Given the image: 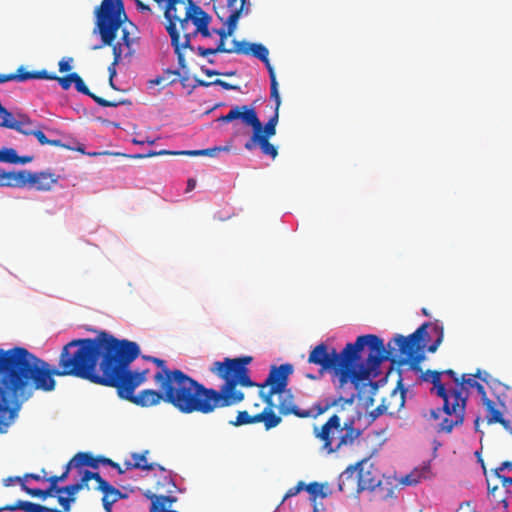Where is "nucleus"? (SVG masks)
Here are the masks:
<instances>
[{
	"label": "nucleus",
	"mask_w": 512,
	"mask_h": 512,
	"mask_svg": "<svg viewBox=\"0 0 512 512\" xmlns=\"http://www.w3.org/2000/svg\"><path fill=\"white\" fill-rule=\"evenodd\" d=\"M251 361L252 357L243 356L214 362L210 371L225 381L220 390L206 388L183 371L176 370L166 377L163 373L154 375L160 391L145 389L122 399L140 407H151L164 401L184 414H209L216 408L233 406L244 400V393L237 386L254 385L247 368Z\"/></svg>",
	"instance_id": "f257e3e1"
},
{
	"label": "nucleus",
	"mask_w": 512,
	"mask_h": 512,
	"mask_svg": "<svg viewBox=\"0 0 512 512\" xmlns=\"http://www.w3.org/2000/svg\"><path fill=\"white\" fill-rule=\"evenodd\" d=\"M139 354L136 342L100 331L95 338L74 339L63 346L59 356L61 377L73 376L116 388L123 398L147 381L149 369L136 372L129 368Z\"/></svg>",
	"instance_id": "f03ea898"
},
{
	"label": "nucleus",
	"mask_w": 512,
	"mask_h": 512,
	"mask_svg": "<svg viewBox=\"0 0 512 512\" xmlns=\"http://www.w3.org/2000/svg\"><path fill=\"white\" fill-rule=\"evenodd\" d=\"M139 354L136 342L100 331L95 338L74 339L63 346L59 356L61 377L73 376L116 388L123 398L147 381L149 369L136 372L129 368Z\"/></svg>",
	"instance_id": "7ed1b4c3"
},
{
	"label": "nucleus",
	"mask_w": 512,
	"mask_h": 512,
	"mask_svg": "<svg viewBox=\"0 0 512 512\" xmlns=\"http://www.w3.org/2000/svg\"><path fill=\"white\" fill-rule=\"evenodd\" d=\"M139 354L136 342L100 331L95 338L74 339L63 346L59 356L61 377L73 376L116 388L123 398L147 381L149 369L136 372L129 368Z\"/></svg>",
	"instance_id": "20e7f679"
},
{
	"label": "nucleus",
	"mask_w": 512,
	"mask_h": 512,
	"mask_svg": "<svg viewBox=\"0 0 512 512\" xmlns=\"http://www.w3.org/2000/svg\"><path fill=\"white\" fill-rule=\"evenodd\" d=\"M139 354L136 342L100 331L95 338L74 339L63 346L59 356L61 377L73 376L116 388L123 398L147 381L149 369L136 372L129 368Z\"/></svg>",
	"instance_id": "39448f33"
},
{
	"label": "nucleus",
	"mask_w": 512,
	"mask_h": 512,
	"mask_svg": "<svg viewBox=\"0 0 512 512\" xmlns=\"http://www.w3.org/2000/svg\"><path fill=\"white\" fill-rule=\"evenodd\" d=\"M391 350L385 348L380 337L367 334L358 336L354 343H347L341 352L322 342L310 351L308 363L320 366L321 371H330L338 390L351 384L355 391L361 381L378 375L383 362L395 361Z\"/></svg>",
	"instance_id": "423d86ee"
},
{
	"label": "nucleus",
	"mask_w": 512,
	"mask_h": 512,
	"mask_svg": "<svg viewBox=\"0 0 512 512\" xmlns=\"http://www.w3.org/2000/svg\"><path fill=\"white\" fill-rule=\"evenodd\" d=\"M344 400L338 403L336 412L321 426H314L313 434L321 442V451L333 454L343 448L352 447L362 434L357 428L359 420L353 407L356 393L352 391L349 396H341Z\"/></svg>",
	"instance_id": "0eeeda50"
},
{
	"label": "nucleus",
	"mask_w": 512,
	"mask_h": 512,
	"mask_svg": "<svg viewBox=\"0 0 512 512\" xmlns=\"http://www.w3.org/2000/svg\"><path fill=\"white\" fill-rule=\"evenodd\" d=\"M185 13L181 17L176 13V18L170 19L166 30L171 38V45L177 55L179 67L186 68V59L183 49L194 51L191 45L192 38L201 35L203 38H210L213 29H209L212 17L205 12L194 0H188L184 5Z\"/></svg>",
	"instance_id": "6e6552de"
},
{
	"label": "nucleus",
	"mask_w": 512,
	"mask_h": 512,
	"mask_svg": "<svg viewBox=\"0 0 512 512\" xmlns=\"http://www.w3.org/2000/svg\"><path fill=\"white\" fill-rule=\"evenodd\" d=\"M95 25V32L100 35L102 44L93 49L111 46L117 37L118 30L121 29L120 43L130 50L133 39L130 37L128 26L133 29L135 26L128 20L123 0H102L95 9Z\"/></svg>",
	"instance_id": "1a4fd4ad"
},
{
	"label": "nucleus",
	"mask_w": 512,
	"mask_h": 512,
	"mask_svg": "<svg viewBox=\"0 0 512 512\" xmlns=\"http://www.w3.org/2000/svg\"><path fill=\"white\" fill-rule=\"evenodd\" d=\"M250 6L249 0H227V7L231 10V13L224 22L226 27L213 29L214 34L219 36L216 46L209 48L198 46L196 48L198 55L206 57L218 53H235V51H232L234 44L232 43L231 47H226L225 42L236 31L239 18L250 13Z\"/></svg>",
	"instance_id": "9d476101"
},
{
	"label": "nucleus",
	"mask_w": 512,
	"mask_h": 512,
	"mask_svg": "<svg viewBox=\"0 0 512 512\" xmlns=\"http://www.w3.org/2000/svg\"><path fill=\"white\" fill-rule=\"evenodd\" d=\"M237 119H240L245 126L252 127V138L269 139L276 134L279 113L274 111L273 116L263 126L253 107L247 105L235 106L226 115L220 116L218 121L228 123Z\"/></svg>",
	"instance_id": "9b49d317"
},
{
	"label": "nucleus",
	"mask_w": 512,
	"mask_h": 512,
	"mask_svg": "<svg viewBox=\"0 0 512 512\" xmlns=\"http://www.w3.org/2000/svg\"><path fill=\"white\" fill-rule=\"evenodd\" d=\"M0 184L13 188H34L37 191H49L58 182L59 176L54 173L41 171L32 172L29 170L11 171L1 176Z\"/></svg>",
	"instance_id": "f8f14e48"
},
{
	"label": "nucleus",
	"mask_w": 512,
	"mask_h": 512,
	"mask_svg": "<svg viewBox=\"0 0 512 512\" xmlns=\"http://www.w3.org/2000/svg\"><path fill=\"white\" fill-rule=\"evenodd\" d=\"M441 376L442 372L437 370H426L421 376L423 381L432 383L431 393L436 394L443 400L442 408L430 410V417L435 420L439 419L440 411H443L446 417H449L451 412L456 414L455 412L462 411L459 408V400H461L459 392L450 391L451 388L446 387V384L441 380Z\"/></svg>",
	"instance_id": "ddd939ff"
},
{
	"label": "nucleus",
	"mask_w": 512,
	"mask_h": 512,
	"mask_svg": "<svg viewBox=\"0 0 512 512\" xmlns=\"http://www.w3.org/2000/svg\"><path fill=\"white\" fill-rule=\"evenodd\" d=\"M475 378H480L483 381H486V378L481 377V372L478 370L475 374H463L458 379V383H456L454 388H451L450 391L459 392L461 400H459L460 410L461 412H452L449 413V417H445L440 423L438 427V432L450 433L454 427L460 426L464 422L465 418V410L466 404L468 400V387L473 388L477 381Z\"/></svg>",
	"instance_id": "4468645a"
},
{
	"label": "nucleus",
	"mask_w": 512,
	"mask_h": 512,
	"mask_svg": "<svg viewBox=\"0 0 512 512\" xmlns=\"http://www.w3.org/2000/svg\"><path fill=\"white\" fill-rule=\"evenodd\" d=\"M428 325V323H424L409 336L396 335L393 339L398 348L399 356L403 357L405 362H410L413 367L418 365L424 358L420 351L425 347V341L428 337L426 331Z\"/></svg>",
	"instance_id": "2eb2a0df"
},
{
	"label": "nucleus",
	"mask_w": 512,
	"mask_h": 512,
	"mask_svg": "<svg viewBox=\"0 0 512 512\" xmlns=\"http://www.w3.org/2000/svg\"><path fill=\"white\" fill-rule=\"evenodd\" d=\"M279 404V416L295 415L299 418H316L319 415L325 413L333 406H338V403L344 400L342 397L335 399H326L324 404L316 403L311 409H301L294 403V396L290 390H283L278 393Z\"/></svg>",
	"instance_id": "dca6fc26"
},
{
	"label": "nucleus",
	"mask_w": 512,
	"mask_h": 512,
	"mask_svg": "<svg viewBox=\"0 0 512 512\" xmlns=\"http://www.w3.org/2000/svg\"><path fill=\"white\" fill-rule=\"evenodd\" d=\"M282 421L279 415H273L268 410H262L260 413L250 415L246 410L239 411L235 420L229 421V424L235 427L263 423L266 430L277 427Z\"/></svg>",
	"instance_id": "f3484780"
},
{
	"label": "nucleus",
	"mask_w": 512,
	"mask_h": 512,
	"mask_svg": "<svg viewBox=\"0 0 512 512\" xmlns=\"http://www.w3.org/2000/svg\"><path fill=\"white\" fill-rule=\"evenodd\" d=\"M292 373L293 366L289 363L281 364L280 366L273 365L265 382L262 384H257L252 381L254 385L251 387L258 386L262 389L270 387L274 389V391L283 392V390H285L288 385V379Z\"/></svg>",
	"instance_id": "a211bd4d"
},
{
	"label": "nucleus",
	"mask_w": 512,
	"mask_h": 512,
	"mask_svg": "<svg viewBox=\"0 0 512 512\" xmlns=\"http://www.w3.org/2000/svg\"><path fill=\"white\" fill-rule=\"evenodd\" d=\"M405 395L406 390L399 385L388 397L382 399L381 404L371 412V416L377 418L382 414H397L405 405Z\"/></svg>",
	"instance_id": "6ab92c4d"
},
{
	"label": "nucleus",
	"mask_w": 512,
	"mask_h": 512,
	"mask_svg": "<svg viewBox=\"0 0 512 512\" xmlns=\"http://www.w3.org/2000/svg\"><path fill=\"white\" fill-rule=\"evenodd\" d=\"M354 466L357 467V474L361 485L360 490H374L380 486L382 474L369 459H364Z\"/></svg>",
	"instance_id": "aec40b11"
},
{
	"label": "nucleus",
	"mask_w": 512,
	"mask_h": 512,
	"mask_svg": "<svg viewBox=\"0 0 512 512\" xmlns=\"http://www.w3.org/2000/svg\"><path fill=\"white\" fill-rule=\"evenodd\" d=\"M360 482L357 474V467L349 466L339 476L338 488L341 492L352 494H359L363 492L360 490Z\"/></svg>",
	"instance_id": "412c9836"
},
{
	"label": "nucleus",
	"mask_w": 512,
	"mask_h": 512,
	"mask_svg": "<svg viewBox=\"0 0 512 512\" xmlns=\"http://www.w3.org/2000/svg\"><path fill=\"white\" fill-rule=\"evenodd\" d=\"M73 83L75 85V89L78 92L91 97L98 105H100L102 107H117L120 105L131 104V101L128 99H123V100H119V101H110V100H106L100 96H97L96 94L92 93L89 90L87 85L84 83L83 79L76 72H75V78H74Z\"/></svg>",
	"instance_id": "4be33fe9"
},
{
	"label": "nucleus",
	"mask_w": 512,
	"mask_h": 512,
	"mask_svg": "<svg viewBox=\"0 0 512 512\" xmlns=\"http://www.w3.org/2000/svg\"><path fill=\"white\" fill-rule=\"evenodd\" d=\"M232 43L234 44V49L232 51H235L236 54H252L254 57L258 58L261 61H265L266 58L269 56V51L263 44H250L246 41L237 40H233Z\"/></svg>",
	"instance_id": "5701e85b"
},
{
	"label": "nucleus",
	"mask_w": 512,
	"mask_h": 512,
	"mask_svg": "<svg viewBox=\"0 0 512 512\" xmlns=\"http://www.w3.org/2000/svg\"><path fill=\"white\" fill-rule=\"evenodd\" d=\"M0 118L2 119L0 126L16 130L17 132L27 136L31 135L35 129L34 124L28 125L23 122H15L13 114L6 108H3V111H0Z\"/></svg>",
	"instance_id": "b1692460"
},
{
	"label": "nucleus",
	"mask_w": 512,
	"mask_h": 512,
	"mask_svg": "<svg viewBox=\"0 0 512 512\" xmlns=\"http://www.w3.org/2000/svg\"><path fill=\"white\" fill-rule=\"evenodd\" d=\"M149 454V450H145L142 453H132L131 457L133 459V462L131 461H125L124 467L125 470H132V469H140V470H146L151 471L155 468H158L161 471H164V467H162L159 464L156 463H148L147 462V455Z\"/></svg>",
	"instance_id": "393cba45"
},
{
	"label": "nucleus",
	"mask_w": 512,
	"mask_h": 512,
	"mask_svg": "<svg viewBox=\"0 0 512 512\" xmlns=\"http://www.w3.org/2000/svg\"><path fill=\"white\" fill-rule=\"evenodd\" d=\"M485 408H486V420L487 424H500L502 427L508 431L509 433H512V426L510 421L506 420L503 417L502 412L495 407V403L490 399H485Z\"/></svg>",
	"instance_id": "a878e982"
},
{
	"label": "nucleus",
	"mask_w": 512,
	"mask_h": 512,
	"mask_svg": "<svg viewBox=\"0 0 512 512\" xmlns=\"http://www.w3.org/2000/svg\"><path fill=\"white\" fill-rule=\"evenodd\" d=\"M33 160V156H18L17 152L13 148H2L0 149V162L10 163V164H27ZM10 172H5L0 170V176L4 174H9ZM2 181V177H0V182ZM0 187H6V184H0Z\"/></svg>",
	"instance_id": "bb28decb"
},
{
	"label": "nucleus",
	"mask_w": 512,
	"mask_h": 512,
	"mask_svg": "<svg viewBox=\"0 0 512 512\" xmlns=\"http://www.w3.org/2000/svg\"><path fill=\"white\" fill-rule=\"evenodd\" d=\"M204 149L201 150H181V151H170V150H160V151H149L146 154H135V155H126L122 154V156L135 158V159H143V158H150L154 156H161V155H185V156H204ZM114 155H121V153H114Z\"/></svg>",
	"instance_id": "cd10ccee"
},
{
	"label": "nucleus",
	"mask_w": 512,
	"mask_h": 512,
	"mask_svg": "<svg viewBox=\"0 0 512 512\" xmlns=\"http://www.w3.org/2000/svg\"><path fill=\"white\" fill-rule=\"evenodd\" d=\"M244 147L248 151H252L256 147H260L261 152L264 155L270 156L272 159H275L278 155L277 148L269 142V139L265 138L250 137L249 140L245 143Z\"/></svg>",
	"instance_id": "c85d7f7f"
},
{
	"label": "nucleus",
	"mask_w": 512,
	"mask_h": 512,
	"mask_svg": "<svg viewBox=\"0 0 512 512\" xmlns=\"http://www.w3.org/2000/svg\"><path fill=\"white\" fill-rule=\"evenodd\" d=\"M101 459L102 456L95 457L89 452H78L70 460V465H72L73 468L77 469H80L84 466L97 469L99 467V464H101Z\"/></svg>",
	"instance_id": "c756f323"
},
{
	"label": "nucleus",
	"mask_w": 512,
	"mask_h": 512,
	"mask_svg": "<svg viewBox=\"0 0 512 512\" xmlns=\"http://www.w3.org/2000/svg\"><path fill=\"white\" fill-rule=\"evenodd\" d=\"M304 490L309 493L312 503H315L318 497L326 498L331 494L328 483L311 482L308 485L305 484Z\"/></svg>",
	"instance_id": "7c9ffc66"
},
{
	"label": "nucleus",
	"mask_w": 512,
	"mask_h": 512,
	"mask_svg": "<svg viewBox=\"0 0 512 512\" xmlns=\"http://www.w3.org/2000/svg\"><path fill=\"white\" fill-rule=\"evenodd\" d=\"M179 75L180 72L178 70L167 69L163 72L162 75H159L156 78L149 80L148 84L150 87L160 85L164 88L177 82V78Z\"/></svg>",
	"instance_id": "2f4dec72"
},
{
	"label": "nucleus",
	"mask_w": 512,
	"mask_h": 512,
	"mask_svg": "<svg viewBox=\"0 0 512 512\" xmlns=\"http://www.w3.org/2000/svg\"><path fill=\"white\" fill-rule=\"evenodd\" d=\"M164 8V17L167 21L176 18L177 5H185L188 0H153Z\"/></svg>",
	"instance_id": "473e14b6"
},
{
	"label": "nucleus",
	"mask_w": 512,
	"mask_h": 512,
	"mask_svg": "<svg viewBox=\"0 0 512 512\" xmlns=\"http://www.w3.org/2000/svg\"><path fill=\"white\" fill-rule=\"evenodd\" d=\"M14 507H17L18 510H23V511H27V512H63L56 508H48V507L40 505V504L32 503L29 501H23V500H18L15 503Z\"/></svg>",
	"instance_id": "72a5a7b5"
},
{
	"label": "nucleus",
	"mask_w": 512,
	"mask_h": 512,
	"mask_svg": "<svg viewBox=\"0 0 512 512\" xmlns=\"http://www.w3.org/2000/svg\"><path fill=\"white\" fill-rule=\"evenodd\" d=\"M175 501L173 496L160 495L157 501L151 503L150 512H170L169 509Z\"/></svg>",
	"instance_id": "f704fd0d"
},
{
	"label": "nucleus",
	"mask_w": 512,
	"mask_h": 512,
	"mask_svg": "<svg viewBox=\"0 0 512 512\" xmlns=\"http://www.w3.org/2000/svg\"><path fill=\"white\" fill-rule=\"evenodd\" d=\"M20 67H21L22 82L27 81L29 79H46V80L56 79V74H51V73L47 72L46 70L29 72V71H26V69L23 66H20Z\"/></svg>",
	"instance_id": "c9c22d12"
},
{
	"label": "nucleus",
	"mask_w": 512,
	"mask_h": 512,
	"mask_svg": "<svg viewBox=\"0 0 512 512\" xmlns=\"http://www.w3.org/2000/svg\"><path fill=\"white\" fill-rule=\"evenodd\" d=\"M21 489L32 497H41L43 499L47 498L48 496H53L54 493H56V489L51 484L49 488L42 490L39 488H30L25 483H21Z\"/></svg>",
	"instance_id": "e433bc0d"
},
{
	"label": "nucleus",
	"mask_w": 512,
	"mask_h": 512,
	"mask_svg": "<svg viewBox=\"0 0 512 512\" xmlns=\"http://www.w3.org/2000/svg\"><path fill=\"white\" fill-rule=\"evenodd\" d=\"M278 391H274V389L270 388L268 389L267 392L264 391V389L260 388V391H259V396L261 397V399L265 402L266 406L263 410H268L269 412H271L273 415H277L274 411V408H275V404L273 402V396L274 395H278Z\"/></svg>",
	"instance_id": "4c0bfd02"
},
{
	"label": "nucleus",
	"mask_w": 512,
	"mask_h": 512,
	"mask_svg": "<svg viewBox=\"0 0 512 512\" xmlns=\"http://www.w3.org/2000/svg\"><path fill=\"white\" fill-rule=\"evenodd\" d=\"M95 480L98 484L97 490L102 491L103 484L108 485V482L104 480L99 473L97 472H91L89 470H85L82 474L81 481L84 484L85 487H88V482L90 480Z\"/></svg>",
	"instance_id": "58836bf2"
},
{
	"label": "nucleus",
	"mask_w": 512,
	"mask_h": 512,
	"mask_svg": "<svg viewBox=\"0 0 512 512\" xmlns=\"http://www.w3.org/2000/svg\"><path fill=\"white\" fill-rule=\"evenodd\" d=\"M84 487H85L84 484L80 480V482H78V483L70 484L65 487H61V488L57 489L56 494L66 493L67 497H75L76 494L80 490H82Z\"/></svg>",
	"instance_id": "ea45409f"
},
{
	"label": "nucleus",
	"mask_w": 512,
	"mask_h": 512,
	"mask_svg": "<svg viewBox=\"0 0 512 512\" xmlns=\"http://www.w3.org/2000/svg\"><path fill=\"white\" fill-rule=\"evenodd\" d=\"M428 472L427 468H424L422 471L414 470L410 474L406 475L402 479V483L405 485H415L420 482L421 478L424 477L423 474Z\"/></svg>",
	"instance_id": "a19ab883"
},
{
	"label": "nucleus",
	"mask_w": 512,
	"mask_h": 512,
	"mask_svg": "<svg viewBox=\"0 0 512 512\" xmlns=\"http://www.w3.org/2000/svg\"><path fill=\"white\" fill-rule=\"evenodd\" d=\"M112 50H113L114 59H113L112 65L109 67L111 82H112V77L116 74V71L113 67L115 65H117L121 61V58H122V44L118 42L117 44L113 45Z\"/></svg>",
	"instance_id": "79ce46f5"
},
{
	"label": "nucleus",
	"mask_w": 512,
	"mask_h": 512,
	"mask_svg": "<svg viewBox=\"0 0 512 512\" xmlns=\"http://www.w3.org/2000/svg\"><path fill=\"white\" fill-rule=\"evenodd\" d=\"M101 492L103 493L102 500H108L113 504L119 500L117 497V488L112 486L110 483H108V485L103 484Z\"/></svg>",
	"instance_id": "37998d69"
},
{
	"label": "nucleus",
	"mask_w": 512,
	"mask_h": 512,
	"mask_svg": "<svg viewBox=\"0 0 512 512\" xmlns=\"http://www.w3.org/2000/svg\"><path fill=\"white\" fill-rule=\"evenodd\" d=\"M433 331L437 337H436L435 341L427 348L428 352H431V353H434L437 350L438 346L441 344V342L443 341V338H444L442 326L435 324L433 326Z\"/></svg>",
	"instance_id": "c03bdc74"
},
{
	"label": "nucleus",
	"mask_w": 512,
	"mask_h": 512,
	"mask_svg": "<svg viewBox=\"0 0 512 512\" xmlns=\"http://www.w3.org/2000/svg\"><path fill=\"white\" fill-rule=\"evenodd\" d=\"M72 468V465H70V461L66 464L65 466V470L63 471V473L61 475H54V476H51L47 479V481L52 485L54 486V488L57 490L59 489L60 487L57 486L58 482H63L67 479L68 475H69V472Z\"/></svg>",
	"instance_id": "a18cd8bd"
},
{
	"label": "nucleus",
	"mask_w": 512,
	"mask_h": 512,
	"mask_svg": "<svg viewBox=\"0 0 512 512\" xmlns=\"http://www.w3.org/2000/svg\"><path fill=\"white\" fill-rule=\"evenodd\" d=\"M143 359L147 361H151L155 363L160 369L157 371V373H163L165 376L169 374V372H175L177 369L171 370L166 366V361L157 357L153 356H143Z\"/></svg>",
	"instance_id": "49530a36"
},
{
	"label": "nucleus",
	"mask_w": 512,
	"mask_h": 512,
	"mask_svg": "<svg viewBox=\"0 0 512 512\" xmlns=\"http://www.w3.org/2000/svg\"><path fill=\"white\" fill-rule=\"evenodd\" d=\"M8 81H18L22 82L21 78V67L17 69L15 73L10 74H0V83L8 82ZM3 106L0 103V111H3Z\"/></svg>",
	"instance_id": "de8ad7c7"
},
{
	"label": "nucleus",
	"mask_w": 512,
	"mask_h": 512,
	"mask_svg": "<svg viewBox=\"0 0 512 512\" xmlns=\"http://www.w3.org/2000/svg\"><path fill=\"white\" fill-rule=\"evenodd\" d=\"M270 95L271 98L275 100V107L274 111H277L279 113V107L281 105V99L278 91V82L272 81L270 82Z\"/></svg>",
	"instance_id": "09e8293b"
},
{
	"label": "nucleus",
	"mask_w": 512,
	"mask_h": 512,
	"mask_svg": "<svg viewBox=\"0 0 512 512\" xmlns=\"http://www.w3.org/2000/svg\"><path fill=\"white\" fill-rule=\"evenodd\" d=\"M74 78H75V72L70 73L63 77H59L56 75V79H54V80L60 84V86L63 90H68L71 87V84L73 83Z\"/></svg>",
	"instance_id": "8fccbe9b"
},
{
	"label": "nucleus",
	"mask_w": 512,
	"mask_h": 512,
	"mask_svg": "<svg viewBox=\"0 0 512 512\" xmlns=\"http://www.w3.org/2000/svg\"><path fill=\"white\" fill-rule=\"evenodd\" d=\"M76 500V497H65L60 494H58V502L63 508V512H68L71 508V504L74 503Z\"/></svg>",
	"instance_id": "3c124183"
},
{
	"label": "nucleus",
	"mask_w": 512,
	"mask_h": 512,
	"mask_svg": "<svg viewBox=\"0 0 512 512\" xmlns=\"http://www.w3.org/2000/svg\"><path fill=\"white\" fill-rule=\"evenodd\" d=\"M305 483L303 481H299L294 487H291L288 489L284 496V500L293 496H296L298 493H300L302 490H304Z\"/></svg>",
	"instance_id": "603ef678"
},
{
	"label": "nucleus",
	"mask_w": 512,
	"mask_h": 512,
	"mask_svg": "<svg viewBox=\"0 0 512 512\" xmlns=\"http://www.w3.org/2000/svg\"><path fill=\"white\" fill-rule=\"evenodd\" d=\"M72 62H73V58H71V57L62 58L58 63L59 71L61 73L70 71L72 69V65H71Z\"/></svg>",
	"instance_id": "864d4df0"
},
{
	"label": "nucleus",
	"mask_w": 512,
	"mask_h": 512,
	"mask_svg": "<svg viewBox=\"0 0 512 512\" xmlns=\"http://www.w3.org/2000/svg\"><path fill=\"white\" fill-rule=\"evenodd\" d=\"M101 464L111 466L112 468L116 469L119 474H123L126 471L125 468L123 469L118 463L104 456H102Z\"/></svg>",
	"instance_id": "5fc2aeb1"
},
{
	"label": "nucleus",
	"mask_w": 512,
	"mask_h": 512,
	"mask_svg": "<svg viewBox=\"0 0 512 512\" xmlns=\"http://www.w3.org/2000/svg\"><path fill=\"white\" fill-rule=\"evenodd\" d=\"M212 85L220 86V87H222L225 90H239V86L230 84V83H228L226 81H223L221 79H216V80L212 81Z\"/></svg>",
	"instance_id": "6e6d98bb"
},
{
	"label": "nucleus",
	"mask_w": 512,
	"mask_h": 512,
	"mask_svg": "<svg viewBox=\"0 0 512 512\" xmlns=\"http://www.w3.org/2000/svg\"><path fill=\"white\" fill-rule=\"evenodd\" d=\"M31 135L35 136L41 145H48L49 139L45 136V134L40 129H37V128L34 129V131Z\"/></svg>",
	"instance_id": "4d7b16f0"
},
{
	"label": "nucleus",
	"mask_w": 512,
	"mask_h": 512,
	"mask_svg": "<svg viewBox=\"0 0 512 512\" xmlns=\"http://www.w3.org/2000/svg\"><path fill=\"white\" fill-rule=\"evenodd\" d=\"M262 62L265 64V66H266V68H267V70H268L269 78H270V82H272V81H277V80H276V74H275L274 68H273V66H272V65H271V63H270L269 58L267 57V58H266V60H265V61H262Z\"/></svg>",
	"instance_id": "13d9d810"
},
{
	"label": "nucleus",
	"mask_w": 512,
	"mask_h": 512,
	"mask_svg": "<svg viewBox=\"0 0 512 512\" xmlns=\"http://www.w3.org/2000/svg\"><path fill=\"white\" fill-rule=\"evenodd\" d=\"M262 62L265 64V66H266V68H267V70H268L269 78H270V82H272V81H277V80H276V74H275L274 68H273V66H272V65H271V63H270L269 58L267 57V58H266V60H265V61H262Z\"/></svg>",
	"instance_id": "bf43d9fd"
},
{
	"label": "nucleus",
	"mask_w": 512,
	"mask_h": 512,
	"mask_svg": "<svg viewBox=\"0 0 512 512\" xmlns=\"http://www.w3.org/2000/svg\"><path fill=\"white\" fill-rule=\"evenodd\" d=\"M223 150H228V148L227 147L207 148V149H204V151L206 152V153H204V156L215 157L218 152L223 151Z\"/></svg>",
	"instance_id": "052dcab7"
},
{
	"label": "nucleus",
	"mask_w": 512,
	"mask_h": 512,
	"mask_svg": "<svg viewBox=\"0 0 512 512\" xmlns=\"http://www.w3.org/2000/svg\"><path fill=\"white\" fill-rule=\"evenodd\" d=\"M19 483L21 485V483H24L23 482V478L20 477V476H15V477H7L3 480V485L5 487H9L10 485H12L13 483Z\"/></svg>",
	"instance_id": "680f3d73"
},
{
	"label": "nucleus",
	"mask_w": 512,
	"mask_h": 512,
	"mask_svg": "<svg viewBox=\"0 0 512 512\" xmlns=\"http://www.w3.org/2000/svg\"><path fill=\"white\" fill-rule=\"evenodd\" d=\"M134 3L137 7V9L141 12H149L151 13L152 10L149 5L143 3L141 0H134Z\"/></svg>",
	"instance_id": "e2e57ef3"
},
{
	"label": "nucleus",
	"mask_w": 512,
	"mask_h": 512,
	"mask_svg": "<svg viewBox=\"0 0 512 512\" xmlns=\"http://www.w3.org/2000/svg\"><path fill=\"white\" fill-rule=\"evenodd\" d=\"M458 512H476V510L472 507L471 502L467 501L460 504Z\"/></svg>",
	"instance_id": "0e129e2a"
},
{
	"label": "nucleus",
	"mask_w": 512,
	"mask_h": 512,
	"mask_svg": "<svg viewBox=\"0 0 512 512\" xmlns=\"http://www.w3.org/2000/svg\"><path fill=\"white\" fill-rule=\"evenodd\" d=\"M441 372H442V375H447V376H449V377L453 380V382H454V384H455V385H456V383H458V379H459V377L457 376V374H456V372H455L454 370H452V369H446V370H443V371H441Z\"/></svg>",
	"instance_id": "69168bd1"
},
{
	"label": "nucleus",
	"mask_w": 512,
	"mask_h": 512,
	"mask_svg": "<svg viewBox=\"0 0 512 512\" xmlns=\"http://www.w3.org/2000/svg\"><path fill=\"white\" fill-rule=\"evenodd\" d=\"M477 390V392L482 396L483 404H485V399H489L486 395V390L484 386L480 383H476V385L473 387Z\"/></svg>",
	"instance_id": "338daca9"
},
{
	"label": "nucleus",
	"mask_w": 512,
	"mask_h": 512,
	"mask_svg": "<svg viewBox=\"0 0 512 512\" xmlns=\"http://www.w3.org/2000/svg\"><path fill=\"white\" fill-rule=\"evenodd\" d=\"M15 122H23L28 125L34 124V122L30 119V117H28L27 115H24V114H19L18 118L15 119Z\"/></svg>",
	"instance_id": "774afa93"
}]
</instances>
